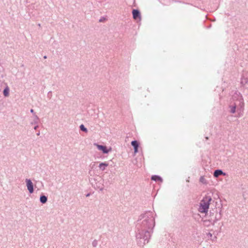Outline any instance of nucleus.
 Masks as SVG:
<instances>
[{
	"label": "nucleus",
	"instance_id": "1",
	"mask_svg": "<svg viewBox=\"0 0 248 248\" xmlns=\"http://www.w3.org/2000/svg\"><path fill=\"white\" fill-rule=\"evenodd\" d=\"M155 217L150 211L140 214L136 224V238L138 245L143 247L147 244L155 226Z\"/></svg>",
	"mask_w": 248,
	"mask_h": 248
},
{
	"label": "nucleus",
	"instance_id": "2",
	"mask_svg": "<svg viewBox=\"0 0 248 248\" xmlns=\"http://www.w3.org/2000/svg\"><path fill=\"white\" fill-rule=\"evenodd\" d=\"M212 198L210 196L206 195L201 200L198 208V211L201 213L208 215V212Z\"/></svg>",
	"mask_w": 248,
	"mask_h": 248
},
{
	"label": "nucleus",
	"instance_id": "3",
	"mask_svg": "<svg viewBox=\"0 0 248 248\" xmlns=\"http://www.w3.org/2000/svg\"><path fill=\"white\" fill-rule=\"evenodd\" d=\"M93 145L95 146L97 149L102 152L104 154H107L112 150L111 147L108 148L106 145L99 144L97 143H94Z\"/></svg>",
	"mask_w": 248,
	"mask_h": 248
},
{
	"label": "nucleus",
	"instance_id": "4",
	"mask_svg": "<svg viewBox=\"0 0 248 248\" xmlns=\"http://www.w3.org/2000/svg\"><path fill=\"white\" fill-rule=\"evenodd\" d=\"M221 208L218 209L217 212L216 213L215 217H213V218H212L211 220H205L204 222H206L209 221L211 222L213 225H214L215 223L220 220L222 217V213H221Z\"/></svg>",
	"mask_w": 248,
	"mask_h": 248
},
{
	"label": "nucleus",
	"instance_id": "5",
	"mask_svg": "<svg viewBox=\"0 0 248 248\" xmlns=\"http://www.w3.org/2000/svg\"><path fill=\"white\" fill-rule=\"evenodd\" d=\"M25 182L29 192L30 194L33 193L34 192V186L31 180L30 179H26Z\"/></svg>",
	"mask_w": 248,
	"mask_h": 248
},
{
	"label": "nucleus",
	"instance_id": "6",
	"mask_svg": "<svg viewBox=\"0 0 248 248\" xmlns=\"http://www.w3.org/2000/svg\"><path fill=\"white\" fill-rule=\"evenodd\" d=\"M133 18L135 20H141V14L140 11L138 9H133L132 11Z\"/></svg>",
	"mask_w": 248,
	"mask_h": 248
},
{
	"label": "nucleus",
	"instance_id": "7",
	"mask_svg": "<svg viewBox=\"0 0 248 248\" xmlns=\"http://www.w3.org/2000/svg\"><path fill=\"white\" fill-rule=\"evenodd\" d=\"M232 99L234 101H239V100L244 99L242 94L238 91H235L232 95Z\"/></svg>",
	"mask_w": 248,
	"mask_h": 248
},
{
	"label": "nucleus",
	"instance_id": "8",
	"mask_svg": "<svg viewBox=\"0 0 248 248\" xmlns=\"http://www.w3.org/2000/svg\"><path fill=\"white\" fill-rule=\"evenodd\" d=\"M93 181L95 184H93V182H92V186L94 187L95 189H99L100 191H102L104 189V186L101 183H97L96 179H94Z\"/></svg>",
	"mask_w": 248,
	"mask_h": 248
},
{
	"label": "nucleus",
	"instance_id": "9",
	"mask_svg": "<svg viewBox=\"0 0 248 248\" xmlns=\"http://www.w3.org/2000/svg\"><path fill=\"white\" fill-rule=\"evenodd\" d=\"M240 84L242 87L248 88V77L242 75L241 78Z\"/></svg>",
	"mask_w": 248,
	"mask_h": 248
},
{
	"label": "nucleus",
	"instance_id": "10",
	"mask_svg": "<svg viewBox=\"0 0 248 248\" xmlns=\"http://www.w3.org/2000/svg\"><path fill=\"white\" fill-rule=\"evenodd\" d=\"M226 174V173L221 169H217L215 170L213 173V176L215 178H217L220 175L225 176Z\"/></svg>",
	"mask_w": 248,
	"mask_h": 248
},
{
	"label": "nucleus",
	"instance_id": "11",
	"mask_svg": "<svg viewBox=\"0 0 248 248\" xmlns=\"http://www.w3.org/2000/svg\"><path fill=\"white\" fill-rule=\"evenodd\" d=\"M237 107V105L236 103L230 105L229 108H230V112L232 114H234L236 112V109Z\"/></svg>",
	"mask_w": 248,
	"mask_h": 248
},
{
	"label": "nucleus",
	"instance_id": "12",
	"mask_svg": "<svg viewBox=\"0 0 248 248\" xmlns=\"http://www.w3.org/2000/svg\"><path fill=\"white\" fill-rule=\"evenodd\" d=\"M151 180L155 181L156 182H163V179L162 178L158 175H153L151 176Z\"/></svg>",
	"mask_w": 248,
	"mask_h": 248
},
{
	"label": "nucleus",
	"instance_id": "13",
	"mask_svg": "<svg viewBox=\"0 0 248 248\" xmlns=\"http://www.w3.org/2000/svg\"><path fill=\"white\" fill-rule=\"evenodd\" d=\"M48 200V198L47 196H46L44 193H41L40 196V202L42 204H45L46 203Z\"/></svg>",
	"mask_w": 248,
	"mask_h": 248
},
{
	"label": "nucleus",
	"instance_id": "14",
	"mask_svg": "<svg viewBox=\"0 0 248 248\" xmlns=\"http://www.w3.org/2000/svg\"><path fill=\"white\" fill-rule=\"evenodd\" d=\"M108 166V163L107 162H101L99 164L98 167L100 170L104 171L106 170V167Z\"/></svg>",
	"mask_w": 248,
	"mask_h": 248
},
{
	"label": "nucleus",
	"instance_id": "15",
	"mask_svg": "<svg viewBox=\"0 0 248 248\" xmlns=\"http://www.w3.org/2000/svg\"><path fill=\"white\" fill-rule=\"evenodd\" d=\"M238 102H239V104L237 105V106L238 107V110H239L240 111H243L244 110V106H245L244 100V99H243V100H239V101H238Z\"/></svg>",
	"mask_w": 248,
	"mask_h": 248
},
{
	"label": "nucleus",
	"instance_id": "16",
	"mask_svg": "<svg viewBox=\"0 0 248 248\" xmlns=\"http://www.w3.org/2000/svg\"><path fill=\"white\" fill-rule=\"evenodd\" d=\"M217 211L218 209L217 208L214 209H211L209 211L210 218L208 220H211L212 218H213V217H215Z\"/></svg>",
	"mask_w": 248,
	"mask_h": 248
},
{
	"label": "nucleus",
	"instance_id": "17",
	"mask_svg": "<svg viewBox=\"0 0 248 248\" xmlns=\"http://www.w3.org/2000/svg\"><path fill=\"white\" fill-rule=\"evenodd\" d=\"M10 89L7 85H6L3 91V94L4 97H8L9 95Z\"/></svg>",
	"mask_w": 248,
	"mask_h": 248
},
{
	"label": "nucleus",
	"instance_id": "18",
	"mask_svg": "<svg viewBox=\"0 0 248 248\" xmlns=\"http://www.w3.org/2000/svg\"><path fill=\"white\" fill-rule=\"evenodd\" d=\"M131 146L133 148H139L140 145V142L137 140H134L131 142Z\"/></svg>",
	"mask_w": 248,
	"mask_h": 248
},
{
	"label": "nucleus",
	"instance_id": "19",
	"mask_svg": "<svg viewBox=\"0 0 248 248\" xmlns=\"http://www.w3.org/2000/svg\"><path fill=\"white\" fill-rule=\"evenodd\" d=\"M39 119V117L37 116V115H35V116H34V120L31 123V125L38 124Z\"/></svg>",
	"mask_w": 248,
	"mask_h": 248
},
{
	"label": "nucleus",
	"instance_id": "20",
	"mask_svg": "<svg viewBox=\"0 0 248 248\" xmlns=\"http://www.w3.org/2000/svg\"><path fill=\"white\" fill-rule=\"evenodd\" d=\"M199 181L204 185H207L208 184L207 181L205 179L203 176H202L200 177Z\"/></svg>",
	"mask_w": 248,
	"mask_h": 248
},
{
	"label": "nucleus",
	"instance_id": "21",
	"mask_svg": "<svg viewBox=\"0 0 248 248\" xmlns=\"http://www.w3.org/2000/svg\"><path fill=\"white\" fill-rule=\"evenodd\" d=\"M79 129L80 131L84 132L85 133L88 132L87 128L83 124H81L79 126Z\"/></svg>",
	"mask_w": 248,
	"mask_h": 248
},
{
	"label": "nucleus",
	"instance_id": "22",
	"mask_svg": "<svg viewBox=\"0 0 248 248\" xmlns=\"http://www.w3.org/2000/svg\"><path fill=\"white\" fill-rule=\"evenodd\" d=\"M207 236L210 238L211 240L212 241H214V239H212V236H213V235L211 233H210V232H208L207 234Z\"/></svg>",
	"mask_w": 248,
	"mask_h": 248
},
{
	"label": "nucleus",
	"instance_id": "23",
	"mask_svg": "<svg viewBox=\"0 0 248 248\" xmlns=\"http://www.w3.org/2000/svg\"><path fill=\"white\" fill-rule=\"evenodd\" d=\"M97 244H98V242L96 240H94L93 241L92 245L93 247H94V248L96 247L97 246Z\"/></svg>",
	"mask_w": 248,
	"mask_h": 248
},
{
	"label": "nucleus",
	"instance_id": "24",
	"mask_svg": "<svg viewBox=\"0 0 248 248\" xmlns=\"http://www.w3.org/2000/svg\"><path fill=\"white\" fill-rule=\"evenodd\" d=\"M107 20V18L105 16H101L99 19L100 22H103Z\"/></svg>",
	"mask_w": 248,
	"mask_h": 248
},
{
	"label": "nucleus",
	"instance_id": "25",
	"mask_svg": "<svg viewBox=\"0 0 248 248\" xmlns=\"http://www.w3.org/2000/svg\"><path fill=\"white\" fill-rule=\"evenodd\" d=\"M51 96H52V92L51 91H49L47 93V97L48 98H51Z\"/></svg>",
	"mask_w": 248,
	"mask_h": 248
},
{
	"label": "nucleus",
	"instance_id": "26",
	"mask_svg": "<svg viewBox=\"0 0 248 248\" xmlns=\"http://www.w3.org/2000/svg\"><path fill=\"white\" fill-rule=\"evenodd\" d=\"M139 148H133L134 149V153L135 154L138 153L139 152Z\"/></svg>",
	"mask_w": 248,
	"mask_h": 248
},
{
	"label": "nucleus",
	"instance_id": "27",
	"mask_svg": "<svg viewBox=\"0 0 248 248\" xmlns=\"http://www.w3.org/2000/svg\"><path fill=\"white\" fill-rule=\"evenodd\" d=\"M30 112L33 115V116H34L35 115H36L35 112H34V110L32 108L30 109Z\"/></svg>",
	"mask_w": 248,
	"mask_h": 248
},
{
	"label": "nucleus",
	"instance_id": "28",
	"mask_svg": "<svg viewBox=\"0 0 248 248\" xmlns=\"http://www.w3.org/2000/svg\"><path fill=\"white\" fill-rule=\"evenodd\" d=\"M35 126H34V129L35 130H36V129L39 127V126H38V124H35Z\"/></svg>",
	"mask_w": 248,
	"mask_h": 248
},
{
	"label": "nucleus",
	"instance_id": "29",
	"mask_svg": "<svg viewBox=\"0 0 248 248\" xmlns=\"http://www.w3.org/2000/svg\"><path fill=\"white\" fill-rule=\"evenodd\" d=\"M90 195H91L90 193H88L87 194H86V197H88L90 196Z\"/></svg>",
	"mask_w": 248,
	"mask_h": 248
},
{
	"label": "nucleus",
	"instance_id": "30",
	"mask_svg": "<svg viewBox=\"0 0 248 248\" xmlns=\"http://www.w3.org/2000/svg\"><path fill=\"white\" fill-rule=\"evenodd\" d=\"M40 131H38V132L36 133V135H37V136H39V135H40Z\"/></svg>",
	"mask_w": 248,
	"mask_h": 248
},
{
	"label": "nucleus",
	"instance_id": "31",
	"mask_svg": "<svg viewBox=\"0 0 248 248\" xmlns=\"http://www.w3.org/2000/svg\"><path fill=\"white\" fill-rule=\"evenodd\" d=\"M43 58H44V59H46L47 58V56L46 55H45V56H44Z\"/></svg>",
	"mask_w": 248,
	"mask_h": 248
},
{
	"label": "nucleus",
	"instance_id": "32",
	"mask_svg": "<svg viewBox=\"0 0 248 248\" xmlns=\"http://www.w3.org/2000/svg\"><path fill=\"white\" fill-rule=\"evenodd\" d=\"M205 138L206 140H208L209 139L208 137H205Z\"/></svg>",
	"mask_w": 248,
	"mask_h": 248
},
{
	"label": "nucleus",
	"instance_id": "33",
	"mask_svg": "<svg viewBox=\"0 0 248 248\" xmlns=\"http://www.w3.org/2000/svg\"><path fill=\"white\" fill-rule=\"evenodd\" d=\"M211 24H210L209 26L207 28L209 29V28H211Z\"/></svg>",
	"mask_w": 248,
	"mask_h": 248
},
{
	"label": "nucleus",
	"instance_id": "34",
	"mask_svg": "<svg viewBox=\"0 0 248 248\" xmlns=\"http://www.w3.org/2000/svg\"><path fill=\"white\" fill-rule=\"evenodd\" d=\"M214 238L216 239L217 238V237L216 236H214Z\"/></svg>",
	"mask_w": 248,
	"mask_h": 248
}]
</instances>
